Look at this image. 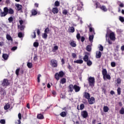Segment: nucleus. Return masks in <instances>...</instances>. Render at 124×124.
<instances>
[{
  "label": "nucleus",
  "instance_id": "1",
  "mask_svg": "<svg viewBox=\"0 0 124 124\" xmlns=\"http://www.w3.org/2000/svg\"><path fill=\"white\" fill-rule=\"evenodd\" d=\"M68 92L70 93H72L74 90H75V93H79V91L81 90V87L77 85V84H70L68 87Z\"/></svg>",
  "mask_w": 124,
  "mask_h": 124
},
{
  "label": "nucleus",
  "instance_id": "2",
  "mask_svg": "<svg viewBox=\"0 0 124 124\" xmlns=\"http://www.w3.org/2000/svg\"><path fill=\"white\" fill-rule=\"evenodd\" d=\"M107 37H109L110 40L115 41L116 40V37L115 36V33L113 32H111L110 30H107V33L106 34V38L107 39Z\"/></svg>",
  "mask_w": 124,
  "mask_h": 124
},
{
  "label": "nucleus",
  "instance_id": "3",
  "mask_svg": "<svg viewBox=\"0 0 124 124\" xmlns=\"http://www.w3.org/2000/svg\"><path fill=\"white\" fill-rule=\"evenodd\" d=\"M102 74L103 76V78L104 80H111V76L109 74H107V70L106 69H103L102 71Z\"/></svg>",
  "mask_w": 124,
  "mask_h": 124
},
{
  "label": "nucleus",
  "instance_id": "4",
  "mask_svg": "<svg viewBox=\"0 0 124 124\" xmlns=\"http://www.w3.org/2000/svg\"><path fill=\"white\" fill-rule=\"evenodd\" d=\"M64 72L62 71H61L59 73H56L55 74L54 77L57 81H59V80H60V78H62V77L64 76Z\"/></svg>",
  "mask_w": 124,
  "mask_h": 124
},
{
  "label": "nucleus",
  "instance_id": "5",
  "mask_svg": "<svg viewBox=\"0 0 124 124\" xmlns=\"http://www.w3.org/2000/svg\"><path fill=\"white\" fill-rule=\"evenodd\" d=\"M88 81L90 87H91V88H93L95 83V79H94V78L90 77L88 79Z\"/></svg>",
  "mask_w": 124,
  "mask_h": 124
},
{
  "label": "nucleus",
  "instance_id": "6",
  "mask_svg": "<svg viewBox=\"0 0 124 124\" xmlns=\"http://www.w3.org/2000/svg\"><path fill=\"white\" fill-rule=\"evenodd\" d=\"M50 65L53 68L58 67V61L54 59H52L50 61Z\"/></svg>",
  "mask_w": 124,
  "mask_h": 124
},
{
  "label": "nucleus",
  "instance_id": "7",
  "mask_svg": "<svg viewBox=\"0 0 124 124\" xmlns=\"http://www.w3.org/2000/svg\"><path fill=\"white\" fill-rule=\"evenodd\" d=\"M9 85H10V82L8 79L5 78L3 80V81L1 83L2 87H7V86H9Z\"/></svg>",
  "mask_w": 124,
  "mask_h": 124
},
{
  "label": "nucleus",
  "instance_id": "8",
  "mask_svg": "<svg viewBox=\"0 0 124 124\" xmlns=\"http://www.w3.org/2000/svg\"><path fill=\"white\" fill-rule=\"evenodd\" d=\"M7 14H8V10L4 7L3 8V12L2 11L0 13V17H5Z\"/></svg>",
  "mask_w": 124,
  "mask_h": 124
},
{
  "label": "nucleus",
  "instance_id": "9",
  "mask_svg": "<svg viewBox=\"0 0 124 124\" xmlns=\"http://www.w3.org/2000/svg\"><path fill=\"white\" fill-rule=\"evenodd\" d=\"M81 116L84 119H87V118H88V116H89V114L86 110H83L81 112Z\"/></svg>",
  "mask_w": 124,
  "mask_h": 124
},
{
  "label": "nucleus",
  "instance_id": "10",
  "mask_svg": "<svg viewBox=\"0 0 124 124\" xmlns=\"http://www.w3.org/2000/svg\"><path fill=\"white\" fill-rule=\"evenodd\" d=\"M88 101L89 104H90V105H92L93 104H94V103H95V99L94 98V97H91L88 99Z\"/></svg>",
  "mask_w": 124,
  "mask_h": 124
},
{
  "label": "nucleus",
  "instance_id": "11",
  "mask_svg": "<svg viewBox=\"0 0 124 124\" xmlns=\"http://www.w3.org/2000/svg\"><path fill=\"white\" fill-rule=\"evenodd\" d=\"M90 56V53L89 52H85V55L83 57V61L86 62H88L90 60L89 59V57Z\"/></svg>",
  "mask_w": 124,
  "mask_h": 124
},
{
  "label": "nucleus",
  "instance_id": "12",
  "mask_svg": "<svg viewBox=\"0 0 124 124\" xmlns=\"http://www.w3.org/2000/svg\"><path fill=\"white\" fill-rule=\"evenodd\" d=\"M88 28L89 29V31L92 32V34H95V32H94V29L92 26V24H90L88 26Z\"/></svg>",
  "mask_w": 124,
  "mask_h": 124
},
{
  "label": "nucleus",
  "instance_id": "13",
  "mask_svg": "<svg viewBox=\"0 0 124 124\" xmlns=\"http://www.w3.org/2000/svg\"><path fill=\"white\" fill-rule=\"evenodd\" d=\"M6 9L8 10V14H10V15H13L14 14V10L11 8L8 9L7 7H5Z\"/></svg>",
  "mask_w": 124,
  "mask_h": 124
},
{
  "label": "nucleus",
  "instance_id": "14",
  "mask_svg": "<svg viewBox=\"0 0 124 124\" xmlns=\"http://www.w3.org/2000/svg\"><path fill=\"white\" fill-rule=\"evenodd\" d=\"M83 97H85L86 99H89L90 98H91V95L90 94V93L88 92H85L83 94Z\"/></svg>",
  "mask_w": 124,
  "mask_h": 124
},
{
  "label": "nucleus",
  "instance_id": "15",
  "mask_svg": "<svg viewBox=\"0 0 124 124\" xmlns=\"http://www.w3.org/2000/svg\"><path fill=\"white\" fill-rule=\"evenodd\" d=\"M101 52L100 51H97L96 52L95 58L96 59H100L101 58Z\"/></svg>",
  "mask_w": 124,
  "mask_h": 124
},
{
  "label": "nucleus",
  "instance_id": "16",
  "mask_svg": "<svg viewBox=\"0 0 124 124\" xmlns=\"http://www.w3.org/2000/svg\"><path fill=\"white\" fill-rule=\"evenodd\" d=\"M52 12L53 14H58L59 13V9L57 7L53 8L52 9Z\"/></svg>",
  "mask_w": 124,
  "mask_h": 124
},
{
  "label": "nucleus",
  "instance_id": "17",
  "mask_svg": "<svg viewBox=\"0 0 124 124\" xmlns=\"http://www.w3.org/2000/svg\"><path fill=\"white\" fill-rule=\"evenodd\" d=\"M2 57L3 58V59L5 60V61H7L8 60V58H9V55L5 53H3L2 54Z\"/></svg>",
  "mask_w": 124,
  "mask_h": 124
},
{
  "label": "nucleus",
  "instance_id": "18",
  "mask_svg": "<svg viewBox=\"0 0 124 124\" xmlns=\"http://www.w3.org/2000/svg\"><path fill=\"white\" fill-rule=\"evenodd\" d=\"M69 44L72 47H76L77 46L76 42L73 40H72L71 42H69Z\"/></svg>",
  "mask_w": 124,
  "mask_h": 124
},
{
  "label": "nucleus",
  "instance_id": "19",
  "mask_svg": "<svg viewBox=\"0 0 124 124\" xmlns=\"http://www.w3.org/2000/svg\"><path fill=\"white\" fill-rule=\"evenodd\" d=\"M83 6L84 4L82 3V2H80V4H79L78 7V10L79 11L82 10V9L84 8Z\"/></svg>",
  "mask_w": 124,
  "mask_h": 124
},
{
  "label": "nucleus",
  "instance_id": "20",
  "mask_svg": "<svg viewBox=\"0 0 124 124\" xmlns=\"http://www.w3.org/2000/svg\"><path fill=\"white\" fill-rule=\"evenodd\" d=\"M16 7H17L18 11H21V12H23V11H22V5L17 4L16 5Z\"/></svg>",
  "mask_w": 124,
  "mask_h": 124
},
{
  "label": "nucleus",
  "instance_id": "21",
  "mask_svg": "<svg viewBox=\"0 0 124 124\" xmlns=\"http://www.w3.org/2000/svg\"><path fill=\"white\" fill-rule=\"evenodd\" d=\"M100 9L101 10H102L103 11H104V12H107V8H106V6H104V5H103V6H101L100 7Z\"/></svg>",
  "mask_w": 124,
  "mask_h": 124
},
{
  "label": "nucleus",
  "instance_id": "22",
  "mask_svg": "<svg viewBox=\"0 0 124 124\" xmlns=\"http://www.w3.org/2000/svg\"><path fill=\"white\" fill-rule=\"evenodd\" d=\"M66 83V78H62L60 80V83L63 85V84H65Z\"/></svg>",
  "mask_w": 124,
  "mask_h": 124
},
{
  "label": "nucleus",
  "instance_id": "23",
  "mask_svg": "<svg viewBox=\"0 0 124 124\" xmlns=\"http://www.w3.org/2000/svg\"><path fill=\"white\" fill-rule=\"evenodd\" d=\"M10 108V104L9 103H7L4 107V110H8Z\"/></svg>",
  "mask_w": 124,
  "mask_h": 124
},
{
  "label": "nucleus",
  "instance_id": "24",
  "mask_svg": "<svg viewBox=\"0 0 124 124\" xmlns=\"http://www.w3.org/2000/svg\"><path fill=\"white\" fill-rule=\"evenodd\" d=\"M74 31H75V28L73 26L70 27L69 29V32L73 33Z\"/></svg>",
  "mask_w": 124,
  "mask_h": 124
},
{
  "label": "nucleus",
  "instance_id": "25",
  "mask_svg": "<svg viewBox=\"0 0 124 124\" xmlns=\"http://www.w3.org/2000/svg\"><path fill=\"white\" fill-rule=\"evenodd\" d=\"M103 111L105 113H107L109 111V108L108 106H104L103 107Z\"/></svg>",
  "mask_w": 124,
  "mask_h": 124
},
{
  "label": "nucleus",
  "instance_id": "26",
  "mask_svg": "<svg viewBox=\"0 0 124 124\" xmlns=\"http://www.w3.org/2000/svg\"><path fill=\"white\" fill-rule=\"evenodd\" d=\"M37 118L39 120H43V119H44V116L41 114H39L37 115Z\"/></svg>",
  "mask_w": 124,
  "mask_h": 124
},
{
  "label": "nucleus",
  "instance_id": "27",
  "mask_svg": "<svg viewBox=\"0 0 124 124\" xmlns=\"http://www.w3.org/2000/svg\"><path fill=\"white\" fill-rule=\"evenodd\" d=\"M74 63H79V64H82L83 62V60H78L77 61H75L74 62Z\"/></svg>",
  "mask_w": 124,
  "mask_h": 124
},
{
  "label": "nucleus",
  "instance_id": "28",
  "mask_svg": "<svg viewBox=\"0 0 124 124\" xmlns=\"http://www.w3.org/2000/svg\"><path fill=\"white\" fill-rule=\"evenodd\" d=\"M86 50L88 51V52H91L92 51V46L88 45L86 46Z\"/></svg>",
  "mask_w": 124,
  "mask_h": 124
},
{
  "label": "nucleus",
  "instance_id": "29",
  "mask_svg": "<svg viewBox=\"0 0 124 124\" xmlns=\"http://www.w3.org/2000/svg\"><path fill=\"white\" fill-rule=\"evenodd\" d=\"M37 14V11L36 10L33 9L31 11V15L32 16H35Z\"/></svg>",
  "mask_w": 124,
  "mask_h": 124
},
{
  "label": "nucleus",
  "instance_id": "30",
  "mask_svg": "<svg viewBox=\"0 0 124 124\" xmlns=\"http://www.w3.org/2000/svg\"><path fill=\"white\" fill-rule=\"evenodd\" d=\"M94 35V34H92V35H89V41H90V42H92L93 40Z\"/></svg>",
  "mask_w": 124,
  "mask_h": 124
},
{
  "label": "nucleus",
  "instance_id": "31",
  "mask_svg": "<svg viewBox=\"0 0 124 124\" xmlns=\"http://www.w3.org/2000/svg\"><path fill=\"white\" fill-rule=\"evenodd\" d=\"M60 116L62 118H64V117H66V112L65 111H62L60 113Z\"/></svg>",
  "mask_w": 124,
  "mask_h": 124
},
{
  "label": "nucleus",
  "instance_id": "32",
  "mask_svg": "<svg viewBox=\"0 0 124 124\" xmlns=\"http://www.w3.org/2000/svg\"><path fill=\"white\" fill-rule=\"evenodd\" d=\"M6 39H7V40H11V41H12V40H13L12 37H11V36H10V35L8 34L6 35Z\"/></svg>",
  "mask_w": 124,
  "mask_h": 124
},
{
  "label": "nucleus",
  "instance_id": "33",
  "mask_svg": "<svg viewBox=\"0 0 124 124\" xmlns=\"http://www.w3.org/2000/svg\"><path fill=\"white\" fill-rule=\"evenodd\" d=\"M117 3L118 5H119L120 7H121V8L124 7V4L123 3H122V2L118 1L117 2Z\"/></svg>",
  "mask_w": 124,
  "mask_h": 124
},
{
  "label": "nucleus",
  "instance_id": "34",
  "mask_svg": "<svg viewBox=\"0 0 124 124\" xmlns=\"http://www.w3.org/2000/svg\"><path fill=\"white\" fill-rule=\"evenodd\" d=\"M17 28L20 29V31H24V30H25V26L24 25H18Z\"/></svg>",
  "mask_w": 124,
  "mask_h": 124
},
{
  "label": "nucleus",
  "instance_id": "35",
  "mask_svg": "<svg viewBox=\"0 0 124 124\" xmlns=\"http://www.w3.org/2000/svg\"><path fill=\"white\" fill-rule=\"evenodd\" d=\"M0 94L1 95H6V92H5V90H1Z\"/></svg>",
  "mask_w": 124,
  "mask_h": 124
},
{
  "label": "nucleus",
  "instance_id": "36",
  "mask_svg": "<svg viewBox=\"0 0 124 124\" xmlns=\"http://www.w3.org/2000/svg\"><path fill=\"white\" fill-rule=\"evenodd\" d=\"M87 62V65L88 66H91L92 65V64H93V62H92V61H91V60H88L87 62Z\"/></svg>",
  "mask_w": 124,
  "mask_h": 124
},
{
  "label": "nucleus",
  "instance_id": "37",
  "mask_svg": "<svg viewBox=\"0 0 124 124\" xmlns=\"http://www.w3.org/2000/svg\"><path fill=\"white\" fill-rule=\"evenodd\" d=\"M96 8H100L101 6L100 5V3L98 2H95Z\"/></svg>",
  "mask_w": 124,
  "mask_h": 124
},
{
  "label": "nucleus",
  "instance_id": "38",
  "mask_svg": "<svg viewBox=\"0 0 124 124\" xmlns=\"http://www.w3.org/2000/svg\"><path fill=\"white\" fill-rule=\"evenodd\" d=\"M76 37L77 39L79 41V40H80V39H81V35L80 34V33H78L77 34Z\"/></svg>",
  "mask_w": 124,
  "mask_h": 124
},
{
  "label": "nucleus",
  "instance_id": "39",
  "mask_svg": "<svg viewBox=\"0 0 124 124\" xmlns=\"http://www.w3.org/2000/svg\"><path fill=\"white\" fill-rule=\"evenodd\" d=\"M39 46V43L37 42H35L33 43V46L35 47H37Z\"/></svg>",
  "mask_w": 124,
  "mask_h": 124
},
{
  "label": "nucleus",
  "instance_id": "40",
  "mask_svg": "<svg viewBox=\"0 0 124 124\" xmlns=\"http://www.w3.org/2000/svg\"><path fill=\"white\" fill-rule=\"evenodd\" d=\"M49 32H50V29L47 27L45 30V33L48 34Z\"/></svg>",
  "mask_w": 124,
  "mask_h": 124
},
{
  "label": "nucleus",
  "instance_id": "41",
  "mask_svg": "<svg viewBox=\"0 0 124 124\" xmlns=\"http://www.w3.org/2000/svg\"><path fill=\"white\" fill-rule=\"evenodd\" d=\"M27 66L28 67H29V68H31V67H32V63L30 62H28L27 63Z\"/></svg>",
  "mask_w": 124,
  "mask_h": 124
},
{
  "label": "nucleus",
  "instance_id": "42",
  "mask_svg": "<svg viewBox=\"0 0 124 124\" xmlns=\"http://www.w3.org/2000/svg\"><path fill=\"white\" fill-rule=\"evenodd\" d=\"M47 37H48V35H47V33H44L42 35L43 38H44L45 39H47Z\"/></svg>",
  "mask_w": 124,
  "mask_h": 124
},
{
  "label": "nucleus",
  "instance_id": "43",
  "mask_svg": "<svg viewBox=\"0 0 124 124\" xmlns=\"http://www.w3.org/2000/svg\"><path fill=\"white\" fill-rule=\"evenodd\" d=\"M9 23H12L13 22V17L10 16L8 19Z\"/></svg>",
  "mask_w": 124,
  "mask_h": 124
},
{
  "label": "nucleus",
  "instance_id": "44",
  "mask_svg": "<svg viewBox=\"0 0 124 124\" xmlns=\"http://www.w3.org/2000/svg\"><path fill=\"white\" fill-rule=\"evenodd\" d=\"M19 72H20V68H17L16 70V76H19Z\"/></svg>",
  "mask_w": 124,
  "mask_h": 124
},
{
  "label": "nucleus",
  "instance_id": "45",
  "mask_svg": "<svg viewBox=\"0 0 124 124\" xmlns=\"http://www.w3.org/2000/svg\"><path fill=\"white\" fill-rule=\"evenodd\" d=\"M18 37L19 38H22V37H23V33L22 32H19L18 33Z\"/></svg>",
  "mask_w": 124,
  "mask_h": 124
},
{
  "label": "nucleus",
  "instance_id": "46",
  "mask_svg": "<svg viewBox=\"0 0 124 124\" xmlns=\"http://www.w3.org/2000/svg\"><path fill=\"white\" fill-rule=\"evenodd\" d=\"M55 6H60V2L59 1H56L54 3Z\"/></svg>",
  "mask_w": 124,
  "mask_h": 124
},
{
  "label": "nucleus",
  "instance_id": "47",
  "mask_svg": "<svg viewBox=\"0 0 124 124\" xmlns=\"http://www.w3.org/2000/svg\"><path fill=\"white\" fill-rule=\"evenodd\" d=\"M120 113L121 115H124V107L121 108V110H120Z\"/></svg>",
  "mask_w": 124,
  "mask_h": 124
},
{
  "label": "nucleus",
  "instance_id": "48",
  "mask_svg": "<svg viewBox=\"0 0 124 124\" xmlns=\"http://www.w3.org/2000/svg\"><path fill=\"white\" fill-rule=\"evenodd\" d=\"M85 108V105L84 104H81L80 105V110H83Z\"/></svg>",
  "mask_w": 124,
  "mask_h": 124
},
{
  "label": "nucleus",
  "instance_id": "49",
  "mask_svg": "<svg viewBox=\"0 0 124 124\" xmlns=\"http://www.w3.org/2000/svg\"><path fill=\"white\" fill-rule=\"evenodd\" d=\"M121 88L119 87V88L117 89V94H118V95H121Z\"/></svg>",
  "mask_w": 124,
  "mask_h": 124
},
{
  "label": "nucleus",
  "instance_id": "50",
  "mask_svg": "<svg viewBox=\"0 0 124 124\" xmlns=\"http://www.w3.org/2000/svg\"><path fill=\"white\" fill-rule=\"evenodd\" d=\"M99 51H103L104 50V48H103V46H102V45H100V46L99 47Z\"/></svg>",
  "mask_w": 124,
  "mask_h": 124
},
{
  "label": "nucleus",
  "instance_id": "51",
  "mask_svg": "<svg viewBox=\"0 0 124 124\" xmlns=\"http://www.w3.org/2000/svg\"><path fill=\"white\" fill-rule=\"evenodd\" d=\"M62 14H63V15H67V10L66 9L63 10Z\"/></svg>",
  "mask_w": 124,
  "mask_h": 124
},
{
  "label": "nucleus",
  "instance_id": "52",
  "mask_svg": "<svg viewBox=\"0 0 124 124\" xmlns=\"http://www.w3.org/2000/svg\"><path fill=\"white\" fill-rule=\"evenodd\" d=\"M119 20H120V21H121V22H122V23H124V17L120 16L119 17Z\"/></svg>",
  "mask_w": 124,
  "mask_h": 124
},
{
  "label": "nucleus",
  "instance_id": "53",
  "mask_svg": "<svg viewBox=\"0 0 124 124\" xmlns=\"http://www.w3.org/2000/svg\"><path fill=\"white\" fill-rule=\"evenodd\" d=\"M110 64L112 67H115L116 66V62H111Z\"/></svg>",
  "mask_w": 124,
  "mask_h": 124
},
{
  "label": "nucleus",
  "instance_id": "54",
  "mask_svg": "<svg viewBox=\"0 0 124 124\" xmlns=\"http://www.w3.org/2000/svg\"><path fill=\"white\" fill-rule=\"evenodd\" d=\"M59 49V46H55L53 49V51H57Z\"/></svg>",
  "mask_w": 124,
  "mask_h": 124
},
{
  "label": "nucleus",
  "instance_id": "55",
  "mask_svg": "<svg viewBox=\"0 0 124 124\" xmlns=\"http://www.w3.org/2000/svg\"><path fill=\"white\" fill-rule=\"evenodd\" d=\"M40 77H41V75H40V74L38 75V76L37 77L38 83H39V82H40Z\"/></svg>",
  "mask_w": 124,
  "mask_h": 124
},
{
  "label": "nucleus",
  "instance_id": "56",
  "mask_svg": "<svg viewBox=\"0 0 124 124\" xmlns=\"http://www.w3.org/2000/svg\"><path fill=\"white\" fill-rule=\"evenodd\" d=\"M121 82H122V80H121V78H118L117 79V84H121Z\"/></svg>",
  "mask_w": 124,
  "mask_h": 124
},
{
  "label": "nucleus",
  "instance_id": "57",
  "mask_svg": "<svg viewBox=\"0 0 124 124\" xmlns=\"http://www.w3.org/2000/svg\"><path fill=\"white\" fill-rule=\"evenodd\" d=\"M72 56L73 59H76V58H77V57L76 53H72Z\"/></svg>",
  "mask_w": 124,
  "mask_h": 124
},
{
  "label": "nucleus",
  "instance_id": "58",
  "mask_svg": "<svg viewBox=\"0 0 124 124\" xmlns=\"http://www.w3.org/2000/svg\"><path fill=\"white\" fill-rule=\"evenodd\" d=\"M0 124H5V120H4V119H1V120H0Z\"/></svg>",
  "mask_w": 124,
  "mask_h": 124
},
{
  "label": "nucleus",
  "instance_id": "59",
  "mask_svg": "<svg viewBox=\"0 0 124 124\" xmlns=\"http://www.w3.org/2000/svg\"><path fill=\"white\" fill-rule=\"evenodd\" d=\"M18 117L19 120H22V114H21V113H18Z\"/></svg>",
  "mask_w": 124,
  "mask_h": 124
},
{
  "label": "nucleus",
  "instance_id": "60",
  "mask_svg": "<svg viewBox=\"0 0 124 124\" xmlns=\"http://www.w3.org/2000/svg\"><path fill=\"white\" fill-rule=\"evenodd\" d=\"M17 46H13L12 48H11V50L12 51H15L16 50H17Z\"/></svg>",
  "mask_w": 124,
  "mask_h": 124
},
{
  "label": "nucleus",
  "instance_id": "61",
  "mask_svg": "<svg viewBox=\"0 0 124 124\" xmlns=\"http://www.w3.org/2000/svg\"><path fill=\"white\" fill-rule=\"evenodd\" d=\"M33 35L32 36V38H35L36 37V33L35 32H33Z\"/></svg>",
  "mask_w": 124,
  "mask_h": 124
},
{
  "label": "nucleus",
  "instance_id": "62",
  "mask_svg": "<svg viewBox=\"0 0 124 124\" xmlns=\"http://www.w3.org/2000/svg\"><path fill=\"white\" fill-rule=\"evenodd\" d=\"M81 42H84V41H85V37L82 36L81 37Z\"/></svg>",
  "mask_w": 124,
  "mask_h": 124
},
{
  "label": "nucleus",
  "instance_id": "63",
  "mask_svg": "<svg viewBox=\"0 0 124 124\" xmlns=\"http://www.w3.org/2000/svg\"><path fill=\"white\" fill-rule=\"evenodd\" d=\"M96 122V120L94 119L92 121V124H95V123Z\"/></svg>",
  "mask_w": 124,
  "mask_h": 124
},
{
  "label": "nucleus",
  "instance_id": "64",
  "mask_svg": "<svg viewBox=\"0 0 124 124\" xmlns=\"http://www.w3.org/2000/svg\"><path fill=\"white\" fill-rule=\"evenodd\" d=\"M121 49L122 50V51H124V45L122 46L121 47Z\"/></svg>",
  "mask_w": 124,
  "mask_h": 124
}]
</instances>
